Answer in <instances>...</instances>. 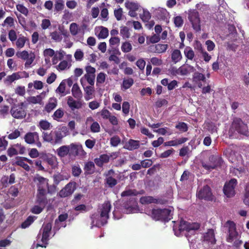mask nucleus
Returning a JSON list of instances; mask_svg holds the SVG:
<instances>
[{"instance_id":"nucleus-60","label":"nucleus","mask_w":249,"mask_h":249,"mask_svg":"<svg viewBox=\"0 0 249 249\" xmlns=\"http://www.w3.org/2000/svg\"><path fill=\"white\" fill-rule=\"evenodd\" d=\"M74 56L76 60L81 61L83 58L84 53L81 50L77 49L75 52Z\"/></svg>"},{"instance_id":"nucleus-52","label":"nucleus","mask_w":249,"mask_h":249,"mask_svg":"<svg viewBox=\"0 0 249 249\" xmlns=\"http://www.w3.org/2000/svg\"><path fill=\"white\" fill-rule=\"evenodd\" d=\"M16 164L18 166L22 167L26 171H29L30 170L29 166L27 164H26L22 159H20L18 160L16 162Z\"/></svg>"},{"instance_id":"nucleus-8","label":"nucleus","mask_w":249,"mask_h":249,"mask_svg":"<svg viewBox=\"0 0 249 249\" xmlns=\"http://www.w3.org/2000/svg\"><path fill=\"white\" fill-rule=\"evenodd\" d=\"M52 229V224L50 223H48L46 224H44L42 226L40 232L42 231V235L41 238L42 244H37L36 246L41 247L43 248H46V245L48 244V241H49V237L50 236V233Z\"/></svg>"},{"instance_id":"nucleus-37","label":"nucleus","mask_w":249,"mask_h":249,"mask_svg":"<svg viewBox=\"0 0 249 249\" xmlns=\"http://www.w3.org/2000/svg\"><path fill=\"white\" fill-rule=\"evenodd\" d=\"M27 40V39L26 37L21 36L19 37L16 40V45L18 49L22 48L25 44L26 41Z\"/></svg>"},{"instance_id":"nucleus-15","label":"nucleus","mask_w":249,"mask_h":249,"mask_svg":"<svg viewBox=\"0 0 249 249\" xmlns=\"http://www.w3.org/2000/svg\"><path fill=\"white\" fill-rule=\"evenodd\" d=\"M76 182L71 181L68 183L59 193V196L61 197H65L71 195L76 189Z\"/></svg>"},{"instance_id":"nucleus-32","label":"nucleus","mask_w":249,"mask_h":249,"mask_svg":"<svg viewBox=\"0 0 249 249\" xmlns=\"http://www.w3.org/2000/svg\"><path fill=\"white\" fill-rule=\"evenodd\" d=\"M95 169V165L92 161L87 162L84 168V169L87 174H91L94 173Z\"/></svg>"},{"instance_id":"nucleus-45","label":"nucleus","mask_w":249,"mask_h":249,"mask_svg":"<svg viewBox=\"0 0 249 249\" xmlns=\"http://www.w3.org/2000/svg\"><path fill=\"white\" fill-rule=\"evenodd\" d=\"M106 182L110 187H113L117 184V180L112 176L107 177Z\"/></svg>"},{"instance_id":"nucleus-18","label":"nucleus","mask_w":249,"mask_h":249,"mask_svg":"<svg viewBox=\"0 0 249 249\" xmlns=\"http://www.w3.org/2000/svg\"><path fill=\"white\" fill-rule=\"evenodd\" d=\"M67 104L71 110L80 109L82 107L83 103L81 100H75L72 96H68Z\"/></svg>"},{"instance_id":"nucleus-41","label":"nucleus","mask_w":249,"mask_h":249,"mask_svg":"<svg viewBox=\"0 0 249 249\" xmlns=\"http://www.w3.org/2000/svg\"><path fill=\"white\" fill-rule=\"evenodd\" d=\"M132 49L131 44L128 41H125L122 44L121 50L124 53H128Z\"/></svg>"},{"instance_id":"nucleus-58","label":"nucleus","mask_w":249,"mask_h":249,"mask_svg":"<svg viewBox=\"0 0 249 249\" xmlns=\"http://www.w3.org/2000/svg\"><path fill=\"white\" fill-rule=\"evenodd\" d=\"M114 14L116 19L117 20H121L122 19L123 15V9L122 8H119L118 9H115Z\"/></svg>"},{"instance_id":"nucleus-27","label":"nucleus","mask_w":249,"mask_h":249,"mask_svg":"<svg viewBox=\"0 0 249 249\" xmlns=\"http://www.w3.org/2000/svg\"><path fill=\"white\" fill-rule=\"evenodd\" d=\"M204 239L205 241L211 242L212 244H215L216 240L214 237V231L212 229L208 230L204 235Z\"/></svg>"},{"instance_id":"nucleus-51","label":"nucleus","mask_w":249,"mask_h":249,"mask_svg":"<svg viewBox=\"0 0 249 249\" xmlns=\"http://www.w3.org/2000/svg\"><path fill=\"white\" fill-rule=\"evenodd\" d=\"M68 62L66 60L61 61L59 65L57 66V69L60 71H63L67 69H69Z\"/></svg>"},{"instance_id":"nucleus-20","label":"nucleus","mask_w":249,"mask_h":249,"mask_svg":"<svg viewBox=\"0 0 249 249\" xmlns=\"http://www.w3.org/2000/svg\"><path fill=\"white\" fill-rule=\"evenodd\" d=\"M25 141L28 144H33L39 140L38 134L36 132H28L24 136Z\"/></svg>"},{"instance_id":"nucleus-14","label":"nucleus","mask_w":249,"mask_h":249,"mask_svg":"<svg viewBox=\"0 0 249 249\" xmlns=\"http://www.w3.org/2000/svg\"><path fill=\"white\" fill-rule=\"evenodd\" d=\"M209 161L210 162L209 164L204 162L202 163L203 167L209 171H211L212 169H215L216 167L221 165L222 162V160L221 158L213 155H212L209 157Z\"/></svg>"},{"instance_id":"nucleus-30","label":"nucleus","mask_w":249,"mask_h":249,"mask_svg":"<svg viewBox=\"0 0 249 249\" xmlns=\"http://www.w3.org/2000/svg\"><path fill=\"white\" fill-rule=\"evenodd\" d=\"M69 178V175L61 173H57L53 176L54 183L56 185H58L61 181L68 180Z\"/></svg>"},{"instance_id":"nucleus-56","label":"nucleus","mask_w":249,"mask_h":249,"mask_svg":"<svg viewBox=\"0 0 249 249\" xmlns=\"http://www.w3.org/2000/svg\"><path fill=\"white\" fill-rule=\"evenodd\" d=\"M20 135V131L18 129H15L14 131L8 135V138L10 140L16 139Z\"/></svg>"},{"instance_id":"nucleus-36","label":"nucleus","mask_w":249,"mask_h":249,"mask_svg":"<svg viewBox=\"0 0 249 249\" xmlns=\"http://www.w3.org/2000/svg\"><path fill=\"white\" fill-rule=\"evenodd\" d=\"M140 202L142 204L155 203V198L151 196H142L140 198Z\"/></svg>"},{"instance_id":"nucleus-23","label":"nucleus","mask_w":249,"mask_h":249,"mask_svg":"<svg viewBox=\"0 0 249 249\" xmlns=\"http://www.w3.org/2000/svg\"><path fill=\"white\" fill-rule=\"evenodd\" d=\"M179 67V71L180 75H186L191 72H195L196 69L192 66L186 63Z\"/></svg>"},{"instance_id":"nucleus-29","label":"nucleus","mask_w":249,"mask_h":249,"mask_svg":"<svg viewBox=\"0 0 249 249\" xmlns=\"http://www.w3.org/2000/svg\"><path fill=\"white\" fill-rule=\"evenodd\" d=\"M57 101L55 98H51L49 99L48 103L46 104L45 109L47 112H50L57 106Z\"/></svg>"},{"instance_id":"nucleus-57","label":"nucleus","mask_w":249,"mask_h":249,"mask_svg":"<svg viewBox=\"0 0 249 249\" xmlns=\"http://www.w3.org/2000/svg\"><path fill=\"white\" fill-rule=\"evenodd\" d=\"M34 221V218L32 216H29L26 220L21 224L22 228H26L29 227Z\"/></svg>"},{"instance_id":"nucleus-34","label":"nucleus","mask_w":249,"mask_h":249,"mask_svg":"<svg viewBox=\"0 0 249 249\" xmlns=\"http://www.w3.org/2000/svg\"><path fill=\"white\" fill-rule=\"evenodd\" d=\"M206 80V78L205 75L198 72H194L193 75V81L196 83H198L201 81H205Z\"/></svg>"},{"instance_id":"nucleus-16","label":"nucleus","mask_w":249,"mask_h":249,"mask_svg":"<svg viewBox=\"0 0 249 249\" xmlns=\"http://www.w3.org/2000/svg\"><path fill=\"white\" fill-rule=\"evenodd\" d=\"M124 207L127 213H135L139 210L137 202L134 197L130 198L129 201L124 205Z\"/></svg>"},{"instance_id":"nucleus-62","label":"nucleus","mask_w":249,"mask_h":249,"mask_svg":"<svg viewBox=\"0 0 249 249\" xmlns=\"http://www.w3.org/2000/svg\"><path fill=\"white\" fill-rule=\"evenodd\" d=\"M90 130L91 132L94 133L99 132L100 127L99 124L96 122H93L90 126Z\"/></svg>"},{"instance_id":"nucleus-13","label":"nucleus","mask_w":249,"mask_h":249,"mask_svg":"<svg viewBox=\"0 0 249 249\" xmlns=\"http://www.w3.org/2000/svg\"><path fill=\"white\" fill-rule=\"evenodd\" d=\"M236 184L237 181L235 179H231L225 184L223 192L228 197H231L234 196L235 193L234 189Z\"/></svg>"},{"instance_id":"nucleus-50","label":"nucleus","mask_w":249,"mask_h":249,"mask_svg":"<svg viewBox=\"0 0 249 249\" xmlns=\"http://www.w3.org/2000/svg\"><path fill=\"white\" fill-rule=\"evenodd\" d=\"M39 206L36 205L32 209V212L35 214H38L40 213L43 209L44 208L45 205H42L41 204H39Z\"/></svg>"},{"instance_id":"nucleus-4","label":"nucleus","mask_w":249,"mask_h":249,"mask_svg":"<svg viewBox=\"0 0 249 249\" xmlns=\"http://www.w3.org/2000/svg\"><path fill=\"white\" fill-rule=\"evenodd\" d=\"M231 128L241 135L246 136L249 135L248 125L240 118H235L232 123Z\"/></svg>"},{"instance_id":"nucleus-39","label":"nucleus","mask_w":249,"mask_h":249,"mask_svg":"<svg viewBox=\"0 0 249 249\" xmlns=\"http://www.w3.org/2000/svg\"><path fill=\"white\" fill-rule=\"evenodd\" d=\"M205 128L211 133L216 131V126L214 123L211 122H208L205 124Z\"/></svg>"},{"instance_id":"nucleus-43","label":"nucleus","mask_w":249,"mask_h":249,"mask_svg":"<svg viewBox=\"0 0 249 249\" xmlns=\"http://www.w3.org/2000/svg\"><path fill=\"white\" fill-rule=\"evenodd\" d=\"M134 83L132 78H129L127 79H124L123 82L122 88L124 89H127L130 88Z\"/></svg>"},{"instance_id":"nucleus-33","label":"nucleus","mask_w":249,"mask_h":249,"mask_svg":"<svg viewBox=\"0 0 249 249\" xmlns=\"http://www.w3.org/2000/svg\"><path fill=\"white\" fill-rule=\"evenodd\" d=\"M141 9L142 10V13L140 14L139 16L140 18L144 22H148L151 18V15L150 12L145 9L142 8Z\"/></svg>"},{"instance_id":"nucleus-38","label":"nucleus","mask_w":249,"mask_h":249,"mask_svg":"<svg viewBox=\"0 0 249 249\" xmlns=\"http://www.w3.org/2000/svg\"><path fill=\"white\" fill-rule=\"evenodd\" d=\"M20 78V75L18 73H14L11 75L8 76L6 79L4 80V82L6 84L11 83L16 80H18Z\"/></svg>"},{"instance_id":"nucleus-2","label":"nucleus","mask_w":249,"mask_h":249,"mask_svg":"<svg viewBox=\"0 0 249 249\" xmlns=\"http://www.w3.org/2000/svg\"><path fill=\"white\" fill-rule=\"evenodd\" d=\"M171 210L168 209H153L151 217L155 220L168 221L172 218Z\"/></svg>"},{"instance_id":"nucleus-54","label":"nucleus","mask_w":249,"mask_h":249,"mask_svg":"<svg viewBox=\"0 0 249 249\" xmlns=\"http://www.w3.org/2000/svg\"><path fill=\"white\" fill-rule=\"evenodd\" d=\"M82 170L78 165H74L72 167V174L74 177H78L81 173Z\"/></svg>"},{"instance_id":"nucleus-9","label":"nucleus","mask_w":249,"mask_h":249,"mask_svg":"<svg viewBox=\"0 0 249 249\" xmlns=\"http://www.w3.org/2000/svg\"><path fill=\"white\" fill-rule=\"evenodd\" d=\"M188 18L192 23L193 29L196 32L200 31L201 30L200 20L198 12L195 10L190 11Z\"/></svg>"},{"instance_id":"nucleus-42","label":"nucleus","mask_w":249,"mask_h":249,"mask_svg":"<svg viewBox=\"0 0 249 249\" xmlns=\"http://www.w3.org/2000/svg\"><path fill=\"white\" fill-rule=\"evenodd\" d=\"M167 48V44H158L155 45V51L157 53H162L166 51Z\"/></svg>"},{"instance_id":"nucleus-25","label":"nucleus","mask_w":249,"mask_h":249,"mask_svg":"<svg viewBox=\"0 0 249 249\" xmlns=\"http://www.w3.org/2000/svg\"><path fill=\"white\" fill-rule=\"evenodd\" d=\"M71 93L73 97L78 100H81L83 97L82 92L77 83L73 84L71 89Z\"/></svg>"},{"instance_id":"nucleus-46","label":"nucleus","mask_w":249,"mask_h":249,"mask_svg":"<svg viewBox=\"0 0 249 249\" xmlns=\"http://www.w3.org/2000/svg\"><path fill=\"white\" fill-rule=\"evenodd\" d=\"M70 31L72 36H76L78 33L79 28L76 23H72L70 26Z\"/></svg>"},{"instance_id":"nucleus-53","label":"nucleus","mask_w":249,"mask_h":249,"mask_svg":"<svg viewBox=\"0 0 249 249\" xmlns=\"http://www.w3.org/2000/svg\"><path fill=\"white\" fill-rule=\"evenodd\" d=\"M63 115L64 112L63 109L61 108H59L54 112L53 117L54 120H57L58 119L61 118Z\"/></svg>"},{"instance_id":"nucleus-64","label":"nucleus","mask_w":249,"mask_h":249,"mask_svg":"<svg viewBox=\"0 0 249 249\" xmlns=\"http://www.w3.org/2000/svg\"><path fill=\"white\" fill-rule=\"evenodd\" d=\"M174 22L176 27H179L182 25L183 20L181 17L177 16L174 18Z\"/></svg>"},{"instance_id":"nucleus-7","label":"nucleus","mask_w":249,"mask_h":249,"mask_svg":"<svg viewBox=\"0 0 249 249\" xmlns=\"http://www.w3.org/2000/svg\"><path fill=\"white\" fill-rule=\"evenodd\" d=\"M224 227L228 229V235L227 237V241L228 242H232L234 239L237 237L238 235L236 229L235 224L231 221H228L224 225Z\"/></svg>"},{"instance_id":"nucleus-44","label":"nucleus","mask_w":249,"mask_h":249,"mask_svg":"<svg viewBox=\"0 0 249 249\" xmlns=\"http://www.w3.org/2000/svg\"><path fill=\"white\" fill-rule=\"evenodd\" d=\"M107 75L104 72H100L97 76L96 85L103 84L105 82Z\"/></svg>"},{"instance_id":"nucleus-22","label":"nucleus","mask_w":249,"mask_h":249,"mask_svg":"<svg viewBox=\"0 0 249 249\" xmlns=\"http://www.w3.org/2000/svg\"><path fill=\"white\" fill-rule=\"evenodd\" d=\"M34 181L37 182L38 188H42L47 189L48 187V180L38 175H37L34 178Z\"/></svg>"},{"instance_id":"nucleus-59","label":"nucleus","mask_w":249,"mask_h":249,"mask_svg":"<svg viewBox=\"0 0 249 249\" xmlns=\"http://www.w3.org/2000/svg\"><path fill=\"white\" fill-rule=\"evenodd\" d=\"M39 126L43 130H48L50 128L51 124L47 121L42 120L39 122Z\"/></svg>"},{"instance_id":"nucleus-40","label":"nucleus","mask_w":249,"mask_h":249,"mask_svg":"<svg viewBox=\"0 0 249 249\" xmlns=\"http://www.w3.org/2000/svg\"><path fill=\"white\" fill-rule=\"evenodd\" d=\"M120 34L123 38H128L130 37V34L129 29L126 26L121 27Z\"/></svg>"},{"instance_id":"nucleus-3","label":"nucleus","mask_w":249,"mask_h":249,"mask_svg":"<svg viewBox=\"0 0 249 249\" xmlns=\"http://www.w3.org/2000/svg\"><path fill=\"white\" fill-rule=\"evenodd\" d=\"M42 137L44 141L53 145L61 143L63 137L60 131H51L50 133L44 132Z\"/></svg>"},{"instance_id":"nucleus-24","label":"nucleus","mask_w":249,"mask_h":249,"mask_svg":"<svg viewBox=\"0 0 249 249\" xmlns=\"http://www.w3.org/2000/svg\"><path fill=\"white\" fill-rule=\"evenodd\" d=\"M171 61L174 64L179 62L182 58L180 51L178 49H174L171 52Z\"/></svg>"},{"instance_id":"nucleus-10","label":"nucleus","mask_w":249,"mask_h":249,"mask_svg":"<svg viewBox=\"0 0 249 249\" xmlns=\"http://www.w3.org/2000/svg\"><path fill=\"white\" fill-rule=\"evenodd\" d=\"M200 228V224L198 223H190L184 220H181L179 226L180 231H186L188 232L194 233L196 231L198 230Z\"/></svg>"},{"instance_id":"nucleus-19","label":"nucleus","mask_w":249,"mask_h":249,"mask_svg":"<svg viewBox=\"0 0 249 249\" xmlns=\"http://www.w3.org/2000/svg\"><path fill=\"white\" fill-rule=\"evenodd\" d=\"M46 190L47 189L39 188H38V192L37 194V202L39 204H41L43 206L46 205L47 203L46 198Z\"/></svg>"},{"instance_id":"nucleus-48","label":"nucleus","mask_w":249,"mask_h":249,"mask_svg":"<svg viewBox=\"0 0 249 249\" xmlns=\"http://www.w3.org/2000/svg\"><path fill=\"white\" fill-rule=\"evenodd\" d=\"M52 39L55 42H60L62 39L61 35L57 31H54L50 34Z\"/></svg>"},{"instance_id":"nucleus-28","label":"nucleus","mask_w":249,"mask_h":249,"mask_svg":"<svg viewBox=\"0 0 249 249\" xmlns=\"http://www.w3.org/2000/svg\"><path fill=\"white\" fill-rule=\"evenodd\" d=\"M95 75H90L85 74L80 79L81 85L84 87V82L87 81V82L91 86L94 84Z\"/></svg>"},{"instance_id":"nucleus-31","label":"nucleus","mask_w":249,"mask_h":249,"mask_svg":"<svg viewBox=\"0 0 249 249\" xmlns=\"http://www.w3.org/2000/svg\"><path fill=\"white\" fill-rule=\"evenodd\" d=\"M84 90L85 92V99L86 101L92 98V95L94 92V89L92 86L84 87Z\"/></svg>"},{"instance_id":"nucleus-61","label":"nucleus","mask_w":249,"mask_h":249,"mask_svg":"<svg viewBox=\"0 0 249 249\" xmlns=\"http://www.w3.org/2000/svg\"><path fill=\"white\" fill-rule=\"evenodd\" d=\"M17 10L20 12L21 13L23 14L25 16H27L28 14V10L27 8L24 6L22 4H18L17 5Z\"/></svg>"},{"instance_id":"nucleus-63","label":"nucleus","mask_w":249,"mask_h":249,"mask_svg":"<svg viewBox=\"0 0 249 249\" xmlns=\"http://www.w3.org/2000/svg\"><path fill=\"white\" fill-rule=\"evenodd\" d=\"M66 84L64 81H62L56 89V92L59 93H64L65 91Z\"/></svg>"},{"instance_id":"nucleus-1","label":"nucleus","mask_w":249,"mask_h":249,"mask_svg":"<svg viewBox=\"0 0 249 249\" xmlns=\"http://www.w3.org/2000/svg\"><path fill=\"white\" fill-rule=\"evenodd\" d=\"M111 207L110 203L108 201L105 202L103 203L100 209L101 223L96 222L94 224V220L97 216V214H92L90 217L92 220V224L93 225H96V226H100V225L103 226L106 224L107 223V220L109 218L108 213L110 211Z\"/></svg>"},{"instance_id":"nucleus-17","label":"nucleus","mask_w":249,"mask_h":249,"mask_svg":"<svg viewBox=\"0 0 249 249\" xmlns=\"http://www.w3.org/2000/svg\"><path fill=\"white\" fill-rule=\"evenodd\" d=\"M10 112L12 116L16 119H23L26 115L25 110L19 106H13L11 108Z\"/></svg>"},{"instance_id":"nucleus-6","label":"nucleus","mask_w":249,"mask_h":249,"mask_svg":"<svg viewBox=\"0 0 249 249\" xmlns=\"http://www.w3.org/2000/svg\"><path fill=\"white\" fill-rule=\"evenodd\" d=\"M124 5L125 8L129 10L128 15L132 18L137 17L138 14L136 12L141 11L142 8L138 2L131 0H126Z\"/></svg>"},{"instance_id":"nucleus-35","label":"nucleus","mask_w":249,"mask_h":249,"mask_svg":"<svg viewBox=\"0 0 249 249\" xmlns=\"http://www.w3.org/2000/svg\"><path fill=\"white\" fill-rule=\"evenodd\" d=\"M185 56L190 60H193L195 56V53L192 49L190 47H186L184 51Z\"/></svg>"},{"instance_id":"nucleus-11","label":"nucleus","mask_w":249,"mask_h":249,"mask_svg":"<svg viewBox=\"0 0 249 249\" xmlns=\"http://www.w3.org/2000/svg\"><path fill=\"white\" fill-rule=\"evenodd\" d=\"M69 145L70 157H75L79 155L84 156L86 154L81 144L72 143Z\"/></svg>"},{"instance_id":"nucleus-21","label":"nucleus","mask_w":249,"mask_h":249,"mask_svg":"<svg viewBox=\"0 0 249 249\" xmlns=\"http://www.w3.org/2000/svg\"><path fill=\"white\" fill-rule=\"evenodd\" d=\"M140 146V142L139 141L130 139L125 143L124 147L128 150L132 151L138 149Z\"/></svg>"},{"instance_id":"nucleus-26","label":"nucleus","mask_w":249,"mask_h":249,"mask_svg":"<svg viewBox=\"0 0 249 249\" xmlns=\"http://www.w3.org/2000/svg\"><path fill=\"white\" fill-rule=\"evenodd\" d=\"M69 145H62L57 149L56 153L60 158H64L67 156H69Z\"/></svg>"},{"instance_id":"nucleus-49","label":"nucleus","mask_w":249,"mask_h":249,"mask_svg":"<svg viewBox=\"0 0 249 249\" xmlns=\"http://www.w3.org/2000/svg\"><path fill=\"white\" fill-rule=\"evenodd\" d=\"M101 30L98 35V37L101 38H105L107 37L108 35V29L104 27H101Z\"/></svg>"},{"instance_id":"nucleus-12","label":"nucleus","mask_w":249,"mask_h":249,"mask_svg":"<svg viewBox=\"0 0 249 249\" xmlns=\"http://www.w3.org/2000/svg\"><path fill=\"white\" fill-rule=\"evenodd\" d=\"M196 196L201 199L206 200H212L213 199V196L211 188L207 185L200 188L197 192Z\"/></svg>"},{"instance_id":"nucleus-47","label":"nucleus","mask_w":249,"mask_h":249,"mask_svg":"<svg viewBox=\"0 0 249 249\" xmlns=\"http://www.w3.org/2000/svg\"><path fill=\"white\" fill-rule=\"evenodd\" d=\"M27 101L33 104H40L42 101V98L40 95L36 96H31L27 99Z\"/></svg>"},{"instance_id":"nucleus-55","label":"nucleus","mask_w":249,"mask_h":249,"mask_svg":"<svg viewBox=\"0 0 249 249\" xmlns=\"http://www.w3.org/2000/svg\"><path fill=\"white\" fill-rule=\"evenodd\" d=\"M121 142V139L118 136H115L110 139V144L113 147L117 146Z\"/></svg>"},{"instance_id":"nucleus-5","label":"nucleus","mask_w":249,"mask_h":249,"mask_svg":"<svg viewBox=\"0 0 249 249\" xmlns=\"http://www.w3.org/2000/svg\"><path fill=\"white\" fill-rule=\"evenodd\" d=\"M16 56L19 58L26 60L25 67L26 68L30 67L36 57L34 53L31 51L28 53L26 51L18 52L16 53Z\"/></svg>"}]
</instances>
